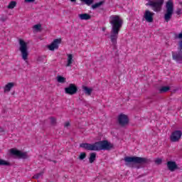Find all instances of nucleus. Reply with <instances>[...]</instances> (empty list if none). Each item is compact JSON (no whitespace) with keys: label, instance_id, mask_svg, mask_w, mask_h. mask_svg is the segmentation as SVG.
<instances>
[{"label":"nucleus","instance_id":"nucleus-1","mask_svg":"<svg viewBox=\"0 0 182 182\" xmlns=\"http://www.w3.org/2000/svg\"><path fill=\"white\" fill-rule=\"evenodd\" d=\"M80 147L90 151H100V150H112L114 145L108 141L104 140L95 144L82 143L80 144Z\"/></svg>","mask_w":182,"mask_h":182},{"label":"nucleus","instance_id":"nucleus-2","mask_svg":"<svg viewBox=\"0 0 182 182\" xmlns=\"http://www.w3.org/2000/svg\"><path fill=\"white\" fill-rule=\"evenodd\" d=\"M109 22L112 26V30L120 31L123 26V18L120 16L112 15L109 16Z\"/></svg>","mask_w":182,"mask_h":182},{"label":"nucleus","instance_id":"nucleus-3","mask_svg":"<svg viewBox=\"0 0 182 182\" xmlns=\"http://www.w3.org/2000/svg\"><path fill=\"white\" fill-rule=\"evenodd\" d=\"M124 160L126 166H130L131 163H134L135 164H146V163H149V159L146 158L139 156H125Z\"/></svg>","mask_w":182,"mask_h":182},{"label":"nucleus","instance_id":"nucleus-4","mask_svg":"<svg viewBox=\"0 0 182 182\" xmlns=\"http://www.w3.org/2000/svg\"><path fill=\"white\" fill-rule=\"evenodd\" d=\"M19 50L21 53V58L25 62H28V57L29 56V52L28 51V43L25 42L23 39L18 40Z\"/></svg>","mask_w":182,"mask_h":182},{"label":"nucleus","instance_id":"nucleus-5","mask_svg":"<svg viewBox=\"0 0 182 182\" xmlns=\"http://www.w3.org/2000/svg\"><path fill=\"white\" fill-rule=\"evenodd\" d=\"M166 13L164 15V19L166 22H168L173 16V13L174 12V4L173 0H168L166 4Z\"/></svg>","mask_w":182,"mask_h":182},{"label":"nucleus","instance_id":"nucleus-6","mask_svg":"<svg viewBox=\"0 0 182 182\" xmlns=\"http://www.w3.org/2000/svg\"><path fill=\"white\" fill-rule=\"evenodd\" d=\"M163 4H164V0H148L146 5V6H151L154 12H160Z\"/></svg>","mask_w":182,"mask_h":182},{"label":"nucleus","instance_id":"nucleus-7","mask_svg":"<svg viewBox=\"0 0 182 182\" xmlns=\"http://www.w3.org/2000/svg\"><path fill=\"white\" fill-rule=\"evenodd\" d=\"M10 154H11V156H15V157H18V159H28V157H29L28 153L23 152L16 149H10Z\"/></svg>","mask_w":182,"mask_h":182},{"label":"nucleus","instance_id":"nucleus-8","mask_svg":"<svg viewBox=\"0 0 182 182\" xmlns=\"http://www.w3.org/2000/svg\"><path fill=\"white\" fill-rule=\"evenodd\" d=\"M119 126L124 127L129 124V117L124 114H120L117 118Z\"/></svg>","mask_w":182,"mask_h":182},{"label":"nucleus","instance_id":"nucleus-9","mask_svg":"<svg viewBox=\"0 0 182 182\" xmlns=\"http://www.w3.org/2000/svg\"><path fill=\"white\" fill-rule=\"evenodd\" d=\"M119 32H120V30L111 29V34L109 38L113 46H116V45H117V38H119Z\"/></svg>","mask_w":182,"mask_h":182},{"label":"nucleus","instance_id":"nucleus-10","mask_svg":"<svg viewBox=\"0 0 182 182\" xmlns=\"http://www.w3.org/2000/svg\"><path fill=\"white\" fill-rule=\"evenodd\" d=\"M182 132L180 130L174 131L171 133L170 139L171 141H173V143H176V141H178L180 139H181Z\"/></svg>","mask_w":182,"mask_h":182},{"label":"nucleus","instance_id":"nucleus-11","mask_svg":"<svg viewBox=\"0 0 182 182\" xmlns=\"http://www.w3.org/2000/svg\"><path fill=\"white\" fill-rule=\"evenodd\" d=\"M67 95H75L77 92V87L75 84H70L68 87L65 88Z\"/></svg>","mask_w":182,"mask_h":182},{"label":"nucleus","instance_id":"nucleus-12","mask_svg":"<svg viewBox=\"0 0 182 182\" xmlns=\"http://www.w3.org/2000/svg\"><path fill=\"white\" fill-rule=\"evenodd\" d=\"M154 16V13L150 11L149 10H146L144 13V19L149 23L153 22V18Z\"/></svg>","mask_w":182,"mask_h":182},{"label":"nucleus","instance_id":"nucleus-13","mask_svg":"<svg viewBox=\"0 0 182 182\" xmlns=\"http://www.w3.org/2000/svg\"><path fill=\"white\" fill-rule=\"evenodd\" d=\"M62 42V39L58 38L53 41V43L48 46V48L49 50H55V49H58L59 48V44Z\"/></svg>","mask_w":182,"mask_h":182},{"label":"nucleus","instance_id":"nucleus-14","mask_svg":"<svg viewBox=\"0 0 182 182\" xmlns=\"http://www.w3.org/2000/svg\"><path fill=\"white\" fill-rule=\"evenodd\" d=\"M172 58L173 60H176V62H178V63H182L181 52H179L178 53L175 52H172Z\"/></svg>","mask_w":182,"mask_h":182},{"label":"nucleus","instance_id":"nucleus-15","mask_svg":"<svg viewBox=\"0 0 182 182\" xmlns=\"http://www.w3.org/2000/svg\"><path fill=\"white\" fill-rule=\"evenodd\" d=\"M73 62H75V60H73V55L72 54H67V61H66V68H69L72 66L73 64Z\"/></svg>","mask_w":182,"mask_h":182},{"label":"nucleus","instance_id":"nucleus-16","mask_svg":"<svg viewBox=\"0 0 182 182\" xmlns=\"http://www.w3.org/2000/svg\"><path fill=\"white\" fill-rule=\"evenodd\" d=\"M167 167L170 171H174L177 168V164L175 161H169L167 162Z\"/></svg>","mask_w":182,"mask_h":182},{"label":"nucleus","instance_id":"nucleus-17","mask_svg":"<svg viewBox=\"0 0 182 182\" xmlns=\"http://www.w3.org/2000/svg\"><path fill=\"white\" fill-rule=\"evenodd\" d=\"M14 86H15V82L7 83L4 87V93H9V92H11V90Z\"/></svg>","mask_w":182,"mask_h":182},{"label":"nucleus","instance_id":"nucleus-18","mask_svg":"<svg viewBox=\"0 0 182 182\" xmlns=\"http://www.w3.org/2000/svg\"><path fill=\"white\" fill-rule=\"evenodd\" d=\"M78 18L81 21H89V19H91L92 16H90L89 14H78Z\"/></svg>","mask_w":182,"mask_h":182},{"label":"nucleus","instance_id":"nucleus-19","mask_svg":"<svg viewBox=\"0 0 182 182\" xmlns=\"http://www.w3.org/2000/svg\"><path fill=\"white\" fill-rule=\"evenodd\" d=\"M82 90L85 92V95H87L88 96H90V95H92V92H93L92 88L87 86H82Z\"/></svg>","mask_w":182,"mask_h":182},{"label":"nucleus","instance_id":"nucleus-20","mask_svg":"<svg viewBox=\"0 0 182 182\" xmlns=\"http://www.w3.org/2000/svg\"><path fill=\"white\" fill-rule=\"evenodd\" d=\"M33 32H41L42 31V25L41 24H36L33 26Z\"/></svg>","mask_w":182,"mask_h":182},{"label":"nucleus","instance_id":"nucleus-21","mask_svg":"<svg viewBox=\"0 0 182 182\" xmlns=\"http://www.w3.org/2000/svg\"><path fill=\"white\" fill-rule=\"evenodd\" d=\"M168 90H170V87L168 86L161 87L159 89L160 93H166V92H168Z\"/></svg>","mask_w":182,"mask_h":182},{"label":"nucleus","instance_id":"nucleus-22","mask_svg":"<svg viewBox=\"0 0 182 182\" xmlns=\"http://www.w3.org/2000/svg\"><path fill=\"white\" fill-rule=\"evenodd\" d=\"M15 6H16V1H12L9 4L7 8H8V9H14V8H15Z\"/></svg>","mask_w":182,"mask_h":182},{"label":"nucleus","instance_id":"nucleus-23","mask_svg":"<svg viewBox=\"0 0 182 182\" xmlns=\"http://www.w3.org/2000/svg\"><path fill=\"white\" fill-rule=\"evenodd\" d=\"M105 4V1H102L98 3H95L92 6V9H96L97 8H99L100 6H102V5Z\"/></svg>","mask_w":182,"mask_h":182},{"label":"nucleus","instance_id":"nucleus-24","mask_svg":"<svg viewBox=\"0 0 182 182\" xmlns=\"http://www.w3.org/2000/svg\"><path fill=\"white\" fill-rule=\"evenodd\" d=\"M95 160H96V154L95 153H91L90 155V159H89V161L90 163H93V161H95Z\"/></svg>","mask_w":182,"mask_h":182},{"label":"nucleus","instance_id":"nucleus-25","mask_svg":"<svg viewBox=\"0 0 182 182\" xmlns=\"http://www.w3.org/2000/svg\"><path fill=\"white\" fill-rule=\"evenodd\" d=\"M0 166H11L9 161L0 159Z\"/></svg>","mask_w":182,"mask_h":182},{"label":"nucleus","instance_id":"nucleus-26","mask_svg":"<svg viewBox=\"0 0 182 182\" xmlns=\"http://www.w3.org/2000/svg\"><path fill=\"white\" fill-rule=\"evenodd\" d=\"M57 81L59 83H65L66 82V78L65 77L58 76L57 77Z\"/></svg>","mask_w":182,"mask_h":182},{"label":"nucleus","instance_id":"nucleus-27","mask_svg":"<svg viewBox=\"0 0 182 182\" xmlns=\"http://www.w3.org/2000/svg\"><path fill=\"white\" fill-rule=\"evenodd\" d=\"M85 159H86V153L85 152H81L80 154V156H79V159L80 160H85Z\"/></svg>","mask_w":182,"mask_h":182},{"label":"nucleus","instance_id":"nucleus-28","mask_svg":"<svg viewBox=\"0 0 182 182\" xmlns=\"http://www.w3.org/2000/svg\"><path fill=\"white\" fill-rule=\"evenodd\" d=\"M50 121L51 124H55V123H56L55 118L51 117V118H50Z\"/></svg>","mask_w":182,"mask_h":182},{"label":"nucleus","instance_id":"nucleus-29","mask_svg":"<svg viewBox=\"0 0 182 182\" xmlns=\"http://www.w3.org/2000/svg\"><path fill=\"white\" fill-rule=\"evenodd\" d=\"M161 161H162V160H161V159H160V158H158V159H156L155 160L156 164H161Z\"/></svg>","mask_w":182,"mask_h":182},{"label":"nucleus","instance_id":"nucleus-30","mask_svg":"<svg viewBox=\"0 0 182 182\" xmlns=\"http://www.w3.org/2000/svg\"><path fill=\"white\" fill-rule=\"evenodd\" d=\"M178 49H179V50H182V40H181V41L178 42Z\"/></svg>","mask_w":182,"mask_h":182},{"label":"nucleus","instance_id":"nucleus-31","mask_svg":"<svg viewBox=\"0 0 182 182\" xmlns=\"http://www.w3.org/2000/svg\"><path fill=\"white\" fill-rule=\"evenodd\" d=\"M176 12L177 15H181V9H177Z\"/></svg>","mask_w":182,"mask_h":182},{"label":"nucleus","instance_id":"nucleus-32","mask_svg":"<svg viewBox=\"0 0 182 182\" xmlns=\"http://www.w3.org/2000/svg\"><path fill=\"white\" fill-rule=\"evenodd\" d=\"M25 2H26L27 4H31L32 2H35V0H24Z\"/></svg>","mask_w":182,"mask_h":182},{"label":"nucleus","instance_id":"nucleus-33","mask_svg":"<svg viewBox=\"0 0 182 182\" xmlns=\"http://www.w3.org/2000/svg\"><path fill=\"white\" fill-rule=\"evenodd\" d=\"M68 126H70V124L69 122H65V127H68Z\"/></svg>","mask_w":182,"mask_h":182},{"label":"nucleus","instance_id":"nucleus-34","mask_svg":"<svg viewBox=\"0 0 182 182\" xmlns=\"http://www.w3.org/2000/svg\"><path fill=\"white\" fill-rule=\"evenodd\" d=\"M0 132L2 133V132H4V129H2V128H1L0 129Z\"/></svg>","mask_w":182,"mask_h":182},{"label":"nucleus","instance_id":"nucleus-35","mask_svg":"<svg viewBox=\"0 0 182 182\" xmlns=\"http://www.w3.org/2000/svg\"><path fill=\"white\" fill-rule=\"evenodd\" d=\"M70 2H75L76 1V0H70Z\"/></svg>","mask_w":182,"mask_h":182},{"label":"nucleus","instance_id":"nucleus-36","mask_svg":"<svg viewBox=\"0 0 182 182\" xmlns=\"http://www.w3.org/2000/svg\"><path fill=\"white\" fill-rule=\"evenodd\" d=\"M102 31H106V28H102Z\"/></svg>","mask_w":182,"mask_h":182}]
</instances>
